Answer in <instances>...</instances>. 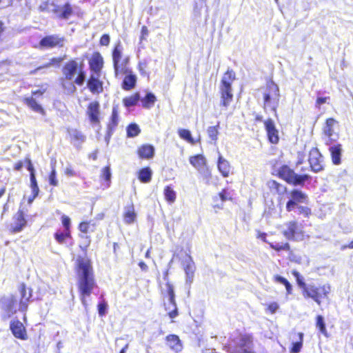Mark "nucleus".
I'll return each instance as SVG.
<instances>
[{"label": "nucleus", "instance_id": "obj_2", "mask_svg": "<svg viewBox=\"0 0 353 353\" xmlns=\"http://www.w3.org/2000/svg\"><path fill=\"white\" fill-rule=\"evenodd\" d=\"M63 77L61 79V85L63 90L70 94L77 91V85L82 86L86 79V73L83 69V64L78 63L76 59L68 60L61 68Z\"/></svg>", "mask_w": 353, "mask_h": 353}, {"label": "nucleus", "instance_id": "obj_13", "mask_svg": "<svg viewBox=\"0 0 353 353\" xmlns=\"http://www.w3.org/2000/svg\"><path fill=\"white\" fill-rule=\"evenodd\" d=\"M308 162L311 170L315 173L325 169L323 157L317 148H312L309 152Z\"/></svg>", "mask_w": 353, "mask_h": 353}, {"label": "nucleus", "instance_id": "obj_56", "mask_svg": "<svg viewBox=\"0 0 353 353\" xmlns=\"http://www.w3.org/2000/svg\"><path fill=\"white\" fill-rule=\"evenodd\" d=\"M147 69H148V61L146 60H143L139 63L138 70L142 75L148 74V72H147Z\"/></svg>", "mask_w": 353, "mask_h": 353}, {"label": "nucleus", "instance_id": "obj_27", "mask_svg": "<svg viewBox=\"0 0 353 353\" xmlns=\"http://www.w3.org/2000/svg\"><path fill=\"white\" fill-rule=\"evenodd\" d=\"M154 147L148 143L141 145L137 150V154L140 159L150 160L154 157Z\"/></svg>", "mask_w": 353, "mask_h": 353}, {"label": "nucleus", "instance_id": "obj_60", "mask_svg": "<svg viewBox=\"0 0 353 353\" xmlns=\"http://www.w3.org/2000/svg\"><path fill=\"white\" fill-rule=\"evenodd\" d=\"M141 40L144 39L148 35V30L145 26H143L141 30Z\"/></svg>", "mask_w": 353, "mask_h": 353}, {"label": "nucleus", "instance_id": "obj_35", "mask_svg": "<svg viewBox=\"0 0 353 353\" xmlns=\"http://www.w3.org/2000/svg\"><path fill=\"white\" fill-rule=\"evenodd\" d=\"M190 164L197 170H201L206 166L207 161L203 154H196L190 157Z\"/></svg>", "mask_w": 353, "mask_h": 353}, {"label": "nucleus", "instance_id": "obj_55", "mask_svg": "<svg viewBox=\"0 0 353 353\" xmlns=\"http://www.w3.org/2000/svg\"><path fill=\"white\" fill-rule=\"evenodd\" d=\"M108 304L105 300L100 301L97 305L98 312L100 316H103L106 314Z\"/></svg>", "mask_w": 353, "mask_h": 353}, {"label": "nucleus", "instance_id": "obj_64", "mask_svg": "<svg viewBox=\"0 0 353 353\" xmlns=\"http://www.w3.org/2000/svg\"><path fill=\"white\" fill-rule=\"evenodd\" d=\"M65 173L69 176H73L76 174L75 171L72 168H67L65 170Z\"/></svg>", "mask_w": 353, "mask_h": 353}, {"label": "nucleus", "instance_id": "obj_41", "mask_svg": "<svg viewBox=\"0 0 353 353\" xmlns=\"http://www.w3.org/2000/svg\"><path fill=\"white\" fill-rule=\"evenodd\" d=\"M140 100V94L139 92H134L130 96L124 97L122 100L123 103L125 107L130 108L132 106H134L137 104L138 101Z\"/></svg>", "mask_w": 353, "mask_h": 353}, {"label": "nucleus", "instance_id": "obj_37", "mask_svg": "<svg viewBox=\"0 0 353 353\" xmlns=\"http://www.w3.org/2000/svg\"><path fill=\"white\" fill-rule=\"evenodd\" d=\"M152 171L150 167L146 166L141 168L137 172L138 179L143 183H149L152 179Z\"/></svg>", "mask_w": 353, "mask_h": 353}, {"label": "nucleus", "instance_id": "obj_18", "mask_svg": "<svg viewBox=\"0 0 353 353\" xmlns=\"http://www.w3.org/2000/svg\"><path fill=\"white\" fill-rule=\"evenodd\" d=\"M256 236L258 239L268 243L270 247L275 250L277 254H280L282 252H286L290 254H292V250L288 242H268L267 241V234L265 232H261V230H256Z\"/></svg>", "mask_w": 353, "mask_h": 353}, {"label": "nucleus", "instance_id": "obj_22", "mask_svg": "<svg viewBox=\"0 0 353 353\" xmlns=\"http://www.w3.org/2000/svg\"><path fill=\"white\" fill-rule=\"evenodd\" d=\"M232 191L228 188H223L221 191L213 198L212 208L217 212L223 209V203L228 201H232Z\"/></svg>", "mask_w": 353, "mask_h": 353}, {"label": "nucleus", "instance_id": "obj_7", "mask_svg": "<svg viewBox=\"0 0 353 353\" xmlns=\"http://www.w3.org/2000/svg\"><path fill=\"white\" fill-rule=\"evenodd\" d=\"M112 59L115 77L123 76L132 70L129 67L130 58L123 56V47L120 41L117 43L112 48Z\"/></svg>", "mask_w": 353, "mask_h": 353}, {"label": "nucleus", "instance_id": "obj_26", "mask_svg": "<svg viewBox=\"0 0 353 353\" xmlns=\"http://www.w3.org/2000/svg\"><path fill=\"white\" fill-rule=\"evenodd\" d=\"M26 224L27 221L23 210H19L12 217V223L10 230L12 233H17L21 232Z\"/></svg>", "mask_w": 353, "mask_h": 353}, {"label": "nucleus", "instance_id": "obj_48", "mask_svg": "<svg viewBox=\"0 0 353 353\" xmlns=\"http://www.w3.org/2000/svg\"><path fill=\"white\" fill-rule=\"evenodd\" d=\"M127 136L128 137H134L138 136L141 130L139 127V125L136 123H130L128 125L127 129Z\"/></svg>", "mask_w": 353, "mask_h": 353}, {"label": "nucleus", "instance_id": "obj_42", "mask_svg": "<svg viewBox=\"0 0 353 353\" xmlns=\"http://www.w3.org/2000/svg\"><path fill=\"white\" fill-rule=\"evenodd\" d=\"M156 101L157 98L155 95L152 92H148L143 98L141 99L142 106L147 109L152 108Z\"/></svg>", "mask_w": 353, "mask_h": 353}, {"label": "nucleus", "instance_id": "obj_43", "mask_svg": "<svg viewBox=\"0 0 353 353\" xmlns=\"http://www.w3.org/2000/svg\"><path fill=\"white\" fill-rule=\"evenodd\" d=\"M163 194L168 203H173L176 201V194L171 185H166L164 188Z\"/></svg>", "mask_w": 353, "mask_h": 353}, {"label": "nucleus", "instance_id": "obj_52", "mask_svg": "<svg viewBox=\"0 0 353 353\" xmlns=\"http://www.w3.org/2000/svg\"><path fill=\"white\" fill-rule=\"evenodd\" d=\"M71 139L79 143H83L85 140V136L77 130H74L70 134Z\"/></svg>", "mask_w": 353, "mask_h": 353}, {"label": "nucleus", "instance_id": "obj_51", "mask_svg": "<svg viewBox=\"0 0 353 353\" xmlns=\"http://www.w3.org/2000/svg\"><path fill=\"white\" fill-rule=\"evenodd\" d=\"M190 261L185 265L184 270L187 276L190 278L192 277L194 275V272L195 270V265L194 262L192 261L190 256Z\"/></svg>", "mask_w": 353, "mask_h": 353}, {"label": "nucleus", "instance_id": "obj_9", "mask_svg": "<svg viewBox=\"0 0 353 353\" xmlns=\"http://www.w3.org/2000/svg\"><path fill=\"white\" fill-rule=\"evenodd\" d=\"M61 222L63 230H57L53 236L59 245H65L72 240L71 219L68 216L63 214L61 216Z\"/></svg>", "mask_w": 353, "mask_h": 353}, {"label": "nucleus", "instance_id": "obj_14", "mask_svg": "<svg viewBox=\"0 0 353 353\" xmlns=\"http://www.w3.org/2000/svg\"><path fill=\"white\" fill-rule=\"evenodd\" d=\"M46 92V88L39 89L31 92V97H24L23 102L29 108L35 112H38L42 115L46 114V111L41 105L39 104L34 97H42L43 94Z\"/></svg>", "mask_w": 353, "mask_h": 353}, {"label": "nucleus", "instance_id": "obj_15", "mask_svg": "<svg viewBox=\"0 0 353 353\" xmlns=\"http://www.w3.org/2000/svg\"><path fill=\"white\" fill-rule=\"evenodd\" d=\"M18 289L20 294L19 310L26 314L32 296V290L28 289L24 283H21ZM23 319L26 320V315H24Z\"/></svg>", "mask_w": 353, "mask_h": 353}, {"label": "nucleus", "instance_id": "obj_32", "mask_svg": "<svg viewBox=\"0 0 353 353\" xmlns=\"http://www.w3.org/2000/svg\"><path fill=\"white\" fill-rule=\"evenodd\" d=\"M167 345L174 352L179 353L183 350V344L176 334H169L165 337Z\"/></svg>", "mask_w": 353, "mask_h": 353}, {"label": "nucleus", "instance_id": "obj_4", "mask_svg": "<svg viewBox=\"0 0 353 353\" xmlns=\"http://www.w3.org/2000/svg\"><path fill=\"white\" fill-rule=\"evenodd\" d=\"M263 97V108L264 110L272 111L276 117H278L277 108L279 105L280 90L278 85L272 79H268L265 85L261 88Z\"/></svg>", "mask_w": 353, "mask_h": 353}, {"label": "nucleus", "instance_id": "obj_16", "mask_svg": "<svg viewBox=\"0 0 353 353\" xmlns=\"http://www.w3.org/2000/svg\"><path fill=\"white\" fill-rule=\"evenodd\" d=\"M65 39L58 34H50L43 37L39 43L41 48L52 49L54 48H61L64 46Z\"/></svg>", "mask_w": 353, "mask_h": 353}, {"label": "nucleus", "instance_id": "obj_49", "mask_svg": "<svg viewBox=\"0 0 353 353\" xmlns=\"http://www.w3.org/2000/svg\"><path fill=\"white\" fill-rule=\"evenodd\" d=\"M316 327L319 329L321 334L325 336L327 335L324 319L321 315H317L316 317Z\"/></svg>", "mask_w": 353, "mask_h": 353}, {"label": "nucleus", "instance_id": "obj_47", "mask_svg": "<svg viewBox=\"0 0 353 353\" xmlns=\"http://www.w3.org/2000/svg\"><path fill=\"white\" fill-rule=\"evenodd\" d=\"M203 8H205L208 10V6L206 4V0H197L194 2L193 6V14L195 17H199L201 15V10Z\"/></svg>", "mask_w": 353, "mask_h": 353}, {"label": "nucleus", "instance_id": "obj_45", "mask_svg": "<svg viewBox=\"0 0 353 353\" xmlns=\"http://www.w3.org/2000/svg\"><path fill=\"white\" fill-rule=\"evenodd\" d=\"M274 281L281 283L285 286L287 295L292 294V286L290 284V283L288 281V279L280 275L276 274L274 276Z\"/></svg>", "mask_w": 353, "mask_h": 353}, {"label": "nucleus", "instance_id": "obj_8", "mask_svg": "<svg viewBox=\"0 0 353 353\" xmlns=\"http://www.w3.org/2000/svg\"><path fill=\"white\" fill-rule=\"evenodd\" d=\"M276 175L290 185L303 186L305 182L310 179V176L306 174H297L288 165H281Z\"/></svg>", "mask_w": 353, "mask_h": 353}, {"label": "nucleus", "instance_id": "obj_53", "mask_svg": "<svg viewBox=\"0 0 353 353\" xmlns=\"http://www.w3.org/2000/svg\"><path fill=\"white\" fill-rule=\"evenodd\" d=\"M48 182L50 185L57 186L58 180L57 179V172L54 166L52 168V170L48 175Z\"/></svg>", "mask_w": 353, "mask_h": 353}, {"label": "nucleus", "instance_id": "obj_59", "mask_svg": "<svg viewBox=\"0 0 353 353\" xmlns=\"http://www.w3.org/2000/svg\"><path fill=\"white\" fill-rule=\"evenodd\" d=\"M279 308V305L277 302H271L267 305L266 310L270 314H274Z\"/></svg>", "mask_w": 353, "mask_h": 353}, {"label": "nucleus", "instance_id": "obj_54", "mask_svg": "<svg viewBox=\"0 0 353 353\" xmlns=\"http://www.w3.org/2000/svg\"><path fill=\"white\" fill-rule=\"evenodd\" d=\"M101 177L105 181L110 183L111 179V172L110 168L109 165L105 166L102 170L101 174Z\"/></svg>", "mask_w": 353, "mask_h": 353}, {"label": "nucleus", "instance_id": "obj_34", "mask_svg": "<svg viewBox=\"0 0 353 353\" xmlns=\"http://www.w3.org/2000/svg\"><path fill=\"white\" fill-rule=\"evenodd\" d=\"M218 169L223 177H228L231 173L230 163L220 154L217 161Z\"/></svg>", "mask_w": 353, "mask_h": 353}, {"label": "nucleus", "instance_id": "obj_39", "mask_svg": "<svg viewBox=\"0 0 353 353\" xmlns=\"http://www.w3.org/2000/svg\"><path fill=\"white\" fill-rule=\"evenodd\" d=\"M64 57H52L50 59L48 63H46L42 65L39 66L34 70L31 71L30 74H34L37 72V71L41 70L43 68H48L51 65H55L59 67L61 63L64 60Z\"/></svg>", "mask_w": 353, "mask_h": 353}, {"label": "nucleus", "instance_id": "obj_20", "mask_svg": "<svg viewBox=\"0 0 353 353\" xmlns=\"http://www.w3.org/2000/svg\"><path fill=\"white\" fill-rule=\"evenodd\" d=\"M88 66L90 71V74H102L104 60L99 52L95 51L92 54L88 59Z\"/></svg>", "mask_w": 353, "mask_h": 353}, {"label": "nucleus", "instance_id": "obj_29", "mask_svg": "<svg viewBox=\"0 0 353 353\" xmlns=\"http://www.w3.org/2000/svg\"><path fill=\"white\" fill-rule=\"evenodd\" d=\"M165 285L167 288V294L169 297V301L170 304H172L173 306V309L168 313V315L170 319H173L179 315L176 303L175 301L174 287L172 284L170 282H167Z\"/></svg>", "mask_w": 353, "mask_h": 353}, {"label": "nucleus", "instance_id": "obj_61", "mask_svg": "<svg viewBox=\"0 0 353 353\" xmlns=\"http://www.w3.org/2000/svg\"><path fill=\"white\" fill-rule=\"evenodd\" d=\"M27 170L30 172V178L36 177L35 170L33 165L27 167Z\"/></svg>", "mask_w": 353, "mask_h": 353}, {"label": "nucleus", "instance_id": "obj_31", "mask_svg": "<svg viewBox=\"0 0 353 353\" xmlns=\"http://www.w3.org/2000/svg\"><path fill=\"white\" fill-rule=\"evenodd\" d=\"M125 77L121 83L122 88L125 91H130L135 88L137 78L132 70L123 74Z\"/></svg>", "mask_w": 353, "mask_h": 353}, {"label": "nucleus", "instance_id": "obj_40", "mask_svg": "<svg viewBox=\"0 0 353 353\" xmlns=\"http://www.w3.org/2000/svg\"><path fill=\"white\" fill-rule=\"evenodd\" d=\"M30 188L32 191V195L28 198V203H31L39 194V188L37 183V178H30Z\"/></svg>", "mask_w": 353, "mask_h": 353}, {"label": "nucleus", "instance_id": "obj_25", "mask_svg": "<svg viewBox=\"0 0 353 353\" xmlns=\"http://www.w3.org/2000/svg\"><path fill=\"white\" fill-rule=\"evenodd\" d=\"M263 123L269 142L277 144L279 141V135L274 121L269 118L265 120Z\"/></svg>", "mask_w": 353, "mask_h": 353}, {"label": "nucleus", "instance_id": "obj_38", "mask_svg": "<svg viewBox=\"0 0 353 353\" xmlns=\"http://www.w3.org/2000/svg\"><path fill=\"white\" fill-rule=\"evenodd\" d=\"M294 339H296V341L292 343V347L290 349L291 353H299L303 343V334L302 332H294Z\"/></svg>", "mask_w": 353, "mask_h": 353}, {"label": "nucleus", "instance_id": "obj_46", "mask_svg": "<svg viewBox=\"0 0 353 353\" xmlns=\"http://www.w3.org/2000/svg\"><path fill=\"white\" fill-rule=\"evenodd\" d=\"M268 185L271 190L279 194L282 193V190L283 192L287 191V188L285 186H283L282 184L275 180H271L268 181Z\"/></svg>", "mask_w": 353, "mask_h": 353}, {"label": "nucleus", "instance_id": "obj_17", "mask_svg": "<svg viewBox=\"0 0 353 353\" xmlns=\"http://www.w3.org/2000/svg\"><path fill=\"white\" fill-rule=\"evenodd\" d=\"M338 123V121L332 118L325 119L324 126L323 128V134L326 138L325 145H330L333 144L336 139H339V134L334 132V127Z\"/></svg>", "mask_w": 353, "mask_h": 353}, {"label": "nucleus", "instance_id": "obj_28", "mask_svg": "<svg viewBox=\"0 0 353 353\" xmlns=\"http://www.w3.org/2000/svg\"><path fill=\"white\" fill-rule=\"evenodd\" d=\"M332 163L335 165H339L342 162L343 145L341 143L330 145L329 148Z\"/></svg>", "mask_w": 353, "mask_h": 353}, {"label": "nucleus", "instance_id": "obj_1", "mask_svg": "<svg viewBox=\"0 0 353 353\" xmlns=\"http://www.w3.org/2000/svg\"><path fill=\"white\" fill-rule=\"evenodd\" d=\"M75 271L77 274V287L82 304L88 306L86 298L90 296L93 290L97 287L91 261L83 257L77 260Z\"/></svg>", "mask_w": 353, "mask_h": 353}, {"label": "nucleus", "instance_id": "obj_3", "mask_svg": "<svg viewBox=\"0 0 353 353\" xmlns=\"http://www.w3.org/2000/svg\"><path fill=\"white\" fill-rule=\"evenodd\" d=\"M292 274L295 278L297 285L301 289L305 299H311L318 305H321L322 301L327 298L330 291L328 285H307L303 275L296 270H292Z\"/></svg>", "mask_w": 353, "mask_h": 353}, {"label": "nucleus", "instance_id": "obj_19", "mask_svg": "<svg viewBox=\"0 0 353 353\" xmlns=\"http://www.w3.org/2000/svg\"><path fill=\"white\" fill-rule=\"evenodd\" d=\"M102 74H90L86 81L88 90L92 94L98 95L103 92V82L101 79Z\"/></svg>", "mask_w": 353, "mask_h": 353}, {"label": "nucleus", "instance_id": "obj_23", "mask_svg": "<svg viewBox=\"0 0 353 353\" xmlns=\"http://www.w3.org/2000/svg\"><path fill=\"white\" fill-rule=\"evenodd\" d=\"M16 298L14 295L10 296H3L0 299V305L1 309L6 313V318H9L17 313Z\"/></svg>", "mask_w": 353, "mask_h": 353}, {"label": "nucleus", "instance_id": "obj_21", "mask_svg": "<svg viewBox=\"0 0 353 353\" xmlns=\"http://www.w3.org/2000/svg\"><path fill=\"white\" fill-rule=\"evenodd\" d=\"M86 115L92 125L100 123L101 110L100 103L98 101H92L87 105Z\"/></svg>", "mask_w": 353, "mask_h": 353}, {"label": "nucleus", "instance_id": "obj_36", "mask_svg": "<svg viewBox=\"0 0 353 353\" xmlns=\"http://www.w3.org/2000/svg\"><path fill=\"white\" fill-rule=\"evenodd\" d=\"M119 123V106L114 105L112 107L111 116L108 123V130L109 132L114 130Z\"/></svg>", "mask_w": 353, "mask_h": 353}, {"label": "nucleus", "instance_id": "obj_57", "mask_svg": "<svg viewBox=\"0 0 353 353\" xmlns=\"http://www.w3.org/2000/svg\"><path fill=\"white\" fill-rule=\"evenodd\" d=\"M330 99L329 96L327 97H318L315 101L316 108L320 109L322 104L326 103Z\"/></svg>", "mask_w": 353, "mask_h": 353}, {"label": "nucleus", "instance_id": "obj_11", "mask_svg": "<svg viewBox=\"0 0 353 353\" xmlns=\"http://www.w3.org/2000/svg\"><path fill=\"white\" fill-rule=\"evenodd\" d=\"M231 353H255L253 350V337L251 334H240L238 341L232 347Z\"/></svg>", "mask_w": 353, "mask_h": 353}, {"label": "nucleus", "instance_id": "obj_24", "mask_svg": "<svg viewBox=\"0 0 353 353\" xmlns=\"http://www.w3.org/2000/svg\"><path fill=\"white\" fill-rule=\"evenodd\" d=\"M10 330L16 339L22 341H26L28 339L26 328L19 319H14L10 321Z\"/></svg>", "mask_w": 353, "mask_h": 353}, {"label": "nucleus", "instance_id": "obj_50", "mask_svg": "<svg viewBox=\"0 0 353 353\" xmlns=\"http://www.w3.org/2000/svg\"><path fill=\"white\" fill-rule=\"evenodd\" d=\"M219 122H218L217 125L215 126H210L208 128L207 132L208 137L211 140L216 141L218 139L219 136Z\"/></svg>", "mask_w": 353, "mask_h": 353}, {"label": "nucleus", "instance_id": "obj_33", "mask_svg": "<svg viewBox=\"0 0 353 353\" xmlns=\"http://www.w3.org/2000/svg\"><path fill=\"white\" fill-rule=\"evenodd\" d=\"M54 12L57 14L58 19H68L74 14V10L70 3H65L61 8H54Z\"/></svg>", "mask_w": 353, "mask_h": 353}, {"label": "nucleus", "instance_id": "obj_63", "mask_svg": "<svg viewBox=\"0 0 353 353\" xmlns=\"http://www.w3.org/2000/svg\"><path fill=\"white\" fill-rule=\"evenodd\" d=\"M23 166V162L22 161H19L14 165V170L16 171H20Z\"/></svg>", "mask_w": 353, "mask_h": 353}, {"label": "nucleus", "instance_id": "obj_58", "mask_svg": "<svg viewBox=\"0 0 353 353\" xmlns=\"http://www.w3.org/2000/svg\"><path fill=\"white\" fill-rule=\"evenodd\" d=\"M110 43V37L108 34H103L99 39V45L101 46H108Z\"/></svg>", "mask_w": 353, "mask_h": 353}, {"label": "nucleus", "instance_id": "obj_5", "mask_svg": "<svg viewBox=\"0 0 353 353\" xmlns=\"http://www.w3.org/2000/svg\"><path fill=\"white\" fill-rule=\"evenodd\" d=\"M236 80V74L228 69L223 74L219 84L220 106L228 108L234 99L232 83Z\"/></svg>", "mask_w": 353, "mask_h": 353}, {"label": "nucleus", "instance_id": "obj_10", "mask_svg": "<svg viewBox=\"0 0 353 353\" xmlns=\"http://www.w3.org/2000/svg\"><path fill=\"white\" fill-rule=\"evenodd\" d=\"M96 228V223L92 221H82L79 222L77 229L79 231V236L84 240L83 244H80V248L86 251L91 243V238L87 235L89 232H94Z\"/></svg>", "mask_w": 353, "mask_h": 353}, {"label": "nucleus", "instance_id": "obj_30", "mask_svg": "<svg viewBox=\"0 0 353 353\" xmlns=\"http://www.w3.org/2000/svg\"><path fill=\"white\" fill-rule=\"evenodd\" d=\"M123 221L128 225L132 224L137 219V213L133 202H130L124 207L122 214Z\"/></svg>", "mask_w": 353, "mask_h": 353}, {"label": "nucleus", "instance_id": "obj_62", "mask_svg": "<svg viewBox=\"0 0 353 353\" xmlns=\"http://www.w3.org/2000/svg\"><path fill=\"white\" fill-rule=\"evenodd\" d=\"M6 191V185L0 180V199L5 194Z\"/></svg>", "mask_w": 353, "mask_h": 353}, {"label": "nucleus", "instance_id": "obj_44", "mask_svg": "<svg viewBox=\"0 0 353 353\" xmlns=\"http://www.w3.org/2000/svg\"><path fill=\"white\" fill-rule=\"evenodd\" d=\"M178 134L181 139L185 140L192 145H194L196 143V141L192 137L189 130L181 128L178 130Z\"/></svg>", "mask_w": 353, "mask_h": 353}, {"label": "nucleus", "instance_id": "obj_12", "mask_svg": "<svg viewBox=\"0 0 353 353\" xmlns=\"http://www.w3.org/2000/svg\"><path fill=\"white\" fill-rule=\"evenodd\" d=\"M283 236L292 241L303 240L305 232L301 229L298 221H290L286 223V228L283 231Z\"/></svg>", "mask_w": 353, "mask_h": 353}, {"label": "nucleus", "instance_id": "obj_6", "mask_svg": "<svg viewBox=\"0 0 353 353\" xmlns=\"http://www.w3.org/2000/svg\"><path fill=\"white\" fill-rule=\"evenodd\" d=\"M289 195L290 198L285 205L286 211L290 212L296 209L299 215L309 218L312 214L310 208L300 205L301 203H307V194L299 189H292L290 190Z\"/></svg>", "mask_w": 353, "mask_h": 353}]
</instances>
